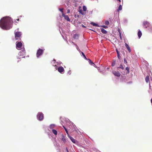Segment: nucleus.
Instances as JSON below:
<instances>
[{
    "mask_svg": "<svg viewBox=\"0 0 152 152\" xmlns=\"http://www.w3.org/2000/svg\"><path fill=\"white\" fill-rule=\"evenodd\" d=\"M63 8H59V10L61 12L62 14L63 13Z\"/></svg>",
    "mask_w": 152,
    "mask_h": 152,
    "instance_id": "cd10ccee",
    "label": "nucleus"
},
{
    "mask_svg": "<svg viewBox=\"0 0 152 152\" xmlns=\"http://www.w3.org/2000/svg\"><path fill=\"white\" fill-rule=\"evenodd\" d=\"M122 9V6L121 5H119L118 9L117 10V11H118L119 10H121Z\"/></svg>",
    "mask_w": 152,
    "mask_h": 152,
    "instance_id": "4be33fe9",
    "label": "nucleus"
},
{
    "mask_svg": "<svg viewBox=\"0 0 152 152\" xmlns=\"http://www.w3.org/2000/svg\"><path fill=\"white\" fill-rule=\"evenodd\" d=\"M124 63L125 64H126L127 63V62L125 58L124 59Z\"/></svg>",
    "mask_w": 152,
    "mask_h": 152,
    "instance_id": "72a5a7b5",
    "label": "nucleus"
},
{
    "mask_svg": "<svg viewBox=\"0 0 152 152\" xmlns=\"http://www.w3.org/2000/svg\"><path fill=\"white\" fill-rule=\"evenodd\" d=\"M151 103L152 104V98H151Z\"/></svg>",
    "mask_w": 152,
    "mask_h": 152,
    "instance_id": "de8ad7c7",
    "label": "nucleus"
},
{
    "mask_svg": "<svg viewBox=\"0 0 152 152\" xmlns=\"http://www.w3.org/2000/svg\"><path fill=\"white\" fill-rule=\"evenodd\" d=\"M22 17V16H19L18 18H20V17Z\"/></svg>",
    "mask_w": 152,
    "mask_h": 152,
    "instance_id": "49530a36",
    "label": "nucleus"
},
{
    "mask_svg": "<svg viewBox=\"0 0 152 152\" xmlns=\"http://www.w3.org/2000/svg\"><path fill=\"white\" fill-rule=\"evenodd\" d=\"M91 24L92 25L94 26H99L96 23L93 22H91Z\"/></svg>",
    "mask_w": 152,
    "mask_h": 152,
    "instance_id": "5701e85b",
    "label": "nucleus"
},
{
    "mask_svg": "<svg viewBox=\"0 0 152 152\" xmlns=\"http://www.w3.org/2000/svg\"><path fill=\"white\" fill-rule=\"evenodd\" d=\"M52 132L55 135H56L57 134V131L54 129H53V130H52Z\"/></svg>",
    "mask_w": 152,
    "mask_h": 152,
    "instance_id": "f3484780",
    "label": "nucleus"
},
{
    "mask_svg": "<svg viewBox=\"0 0 152 152\" xmlns=\"http://www.w3.org/2000/svg\"><path fill=\"white\" fill-rule=\"evenodd\" d=\"M142 35V33L141 32L140 30H138V35L139 38H140Z\"/></svg>",
    "mask_w": 152,
    "mask_h": 152,
    "instance_id": "dca6fc26",
    "label": "nucleus"
},
{
    "mask_svg": "<svg viewBox=\"0 0 152 152\" xmlns=\"http://www.w3.org/2000/svg\"><path fill=\"white\" fill-rule=\"evenodd\" d=\"M63 127L64 128L66 133H67V134L68 135V136H69V135L67 129L64 126H63Z\"/></svg>",
    "mask_w": 152,
    "mask_h": 152,
    "instance_id": "a878e982",
    "label": "nucleus"
},
{
    "mask_svg": "<svg viewBox=\"0 0 152 152\" xmlns=\"http://www.w3.org/2000/svg\"><path fill=\"white\" fill-rule=\"evenodd\" d=\"M53 61H54L53 62V66H55L56 67L55 68V69H57V66L58 65H60L62 64V63L61 62H55V61H56V60L55 59L53 60Z\"/></svg>",
    "mask_w": 152,
    "mask_h": 152,
    "instance_id": "9d476101",
    "label": "nucleus"
},
{
    "mask_svg": "<svg viewBox=\"0 0 152 152\" xmlns=\"http://www.w3.org/2000/svg\"><path fill=\"white\" fill-rule=\"evenodd\" d=\"M78 16H78V15H77V17H78Z\"/></svg>",
    "mask_w": 152,
    "mask_h": 152,
    "instance_id": "603ef678",
    "label": "nucleus"
},
{
    "mask_svg": "<svg viewBox=\"0 0 152 152\" xmlns=\"http://www.w3.org/2000/svg\"><path fill=\"white\" fill-rule=\"evenodd\" d=\"M15 37L16 40H18L20 38L22 34V33L21 32L18 31L15 32Z\"/></svg>",
    "mask_w": 152,
    "mask_h": 152,
    "instance_id": "39448f33",
    "label": "nucleus"
},
{
    "mask_svg": "<svg viewBox=\"0 0 152 152\" xmlns=\"http://www.w3.org/2000/svg\"><path fill=\"white\" fill-rule=\"evenodd\" d=\"M120 39L121 40H122V37H121V36H120Z\"/></svg>",
    "mask_w": 152,
    "mask_h": 152,
    "instance_id": "c03bdc74",
    "label": "nucleus"
},
{
    "mask_svg": "<svg viewBox=\"0 0 152 152\" xmlns=\"http://www.w3.org/2000/svg\"><path fill=\"white\" fill-rule=\"evenodd\" d=\"M75 45L76 46V48H77V50H78L79 52H80V49H79V48H78V46L77 45H76V44H75Z\"/></svg>",
    "mask_w": 152,
    "mask_h": 152,
    "instance_id": "c756f323",
    "label": "nucleus"
},
{
    "mask_svg": "<svg viewBox=\"0 0 152 152\" xmlns=\"http://www.w3.org/2000/svg\"><path fill=\"white\" fill-rule=\"evenodd\" d=\"M109 22L108 21H106L105 22V24L106 25H108L109 24Z\"/></svg>",
    "mask_w": 152,
    "mask_h": 152,
    "instance_id": "c85d7f7f",
    "label": "nucleus"
},
{
    "mask_svg": "<svg viewBox=\"0 0 152 152\" xmlns=\"http://www.w3.org/2000/svg\"><path fill=\"white\" fill-rule=\"evenodd\" d=\"M125 46L126 48L129 47L128 45L126 43H125Z\"/></svg>",
    "mask_w": 152,
    "mask_h": 152,
    "instance_id": "c9c22d12",
    "label": "nucleus"
},
{
    "mask_svg": "<svg viewBox=\"0 0 152 152\" xmlns=\"http://www.w3.org/2000/svg\"><path fill=\"white\" fill-rule=\"evenodd\" d=\"M70 71L69 70V71H68V73L69 74V75H70L71 74V73L70 72Z\"/></svg>",
    "mask_w": 152,
    "mask_h": 152,
    "instance_id": "ea45409f",
    "label": "nucleus"
},
{
    "mask_svg": "<svg viewBox=\"0 0 152 152\" xmlns=\"http://www.w3.org/2000/svg\"><path fill=\"white\" fill-rule=\"evenodd\" d=\"M115 61H114L112 64L111 65L112 66H113L115 65Z\"/></svg>",
    "mask_w": 152,
    "mask_h": 152,
    "instance_id": "2f4dec72",
    "label": "nucleus"
},
{
    "mask_svg": "<svg viewBox=\"0 0 152 152\" xmlns=\"http://www.w3.org/2000/svg\"><path fill=\"white\" fill-rule=\"evenodd\" d=\"M81 54H82V55L83 56L84 58L86 60H87L88 59H87V58H86V56L84 54V53L83 52H81Z\"/></svg>",
    "mask_w": 152,
    "mask_h": 152,
    "instance_id": "393cba45",
    "label": "nucleus"
},
{
    "mask_svg": "<svg viewBox=\"0 0 152 152\" xmlns=\"http://www.w3.org/2000/svg\"><path fill=\"white\" fill-rule=\"evenodd\" d=\"M145 80L146 83H148L149 81V76H147L145 78Z\"/></svg>",
    "mask_w": 152,
    "mask_h": 152,
    "instance_id": "aec40b11",
    "label": "nucleus"
},
{
    "mask_svg": "<svg viewBox=\"0 0 152 152\" xmlns=\"http://www.w3.org/2000/svg\"><path fill=\"white\" fill-rule=\"evenodd\" d=\"M69 137L70 138V140H71V141L74 143H75L76 142V140L74 139L72 137L70 136L69 135Z\"/></svg>",
    "mask_w": 152,
    "mask_h": 152,
    "instance_id": "2eb2a0df",
    "label": "nucleus"
},
{
    "mask_svg": "<svg viewBox=\"0 0 152 152\" xmlns=\"http://www.w3.org/2000/svg\"><path fill=\"white\" fill-rule=\"evenodd\" d=\"M43 50L42 49H39L37 51V58L41 55L43 53Z\"/></svg>",
    "mask_w": 152,
    "mask_h": 152,
    "instance_id": "0eeeda50",
    "label": "nucleus"
},
{
    "mask_svg": "<svg viewBox=\"0 0 152 152\" xmlns=\"http://www.w3.org/2000/svg\"><path fill=\"white\" fill-rule=\"evenodd\" d=\"M15 22L16 23H17V21H15Z\"/></svg>",
    "mask_w": 152,
    "mask_h": 152,
    "instance_id": "864d4df0",
    "label": "nucleus"
},
{
    "mask_svg": "<svg viewBox=\"0 0 152 152\" xmlns=\"http://www.w3.org/2000/svg\"><path fill=\"white\" fill-rule=\"evenodd\" d=\"M74 38H78V35L77 34H75L74 35Z\"/></svg>",
    "mask_w": 152,
    "mask_h": 152,
    "instance_id": "473e14b6",
    "label": "nucleus"
},
{
    "mask_svg": "<svg viewBox=\"0 0 152 152\" xmlns=\"http://www.w3.org/2000/svg\"><path fill=\"white\" fill-rule=\"evenodd\" d=\"M101 31L103 34H105L107 33V31L103 28L101 29Z\"/></svg>",
    "mask_w": 152,
    "mask_h": 152,
    "instance_id": "412c9836",
    "label": "nucleus"
},
{
    "mask_svg": "<svg viewBox=\"0 0 152 152\" xmlns=\"http://www.w3.org/2000/svg\"><path fill=\"white\" fill-rule=\"evenodd\" d=\"M149 25V22L147 21H145L143 22V26H145V28H147Z\"/></svg>",
    "mask_w": 152,
    "mask_h": 152,
    "instance_id": "9b49d317",
    "label": "nucleus"
},
{
    "mask_svg": "<svg viewBox=\"0 0 152 152\" xmlns=\"http://www.w3.org/2000/svg\"><path fill=\"white\" fill-rule=\"evenodd\" d=\"M58 72L61 74H63L64 72V70L63 67L62 66L58 67L57 69Z\"/></svg>",
    "mask_w": 152,
    "mask_h": 152,
    "instance_id": "6e6552de",
    "label": "nucleus"
},
{
    "mask_svg": "<svg viewBox=\"0 0 152 152\" xmlns=\"http://www.w3.org/2000/svg\"><path fill=\"white\" fill-rule=\"evenodd\" d=\"M15 22L16 23H17V21H15Z\"/></svg>",
    "mask_w": 152,
    "mask_h": 152,
    "instance_id": "5fc2aeb1",
    "label": "nucleus"
},
{
    "mask_svg": "<svg viewBox=\"0 0 152 152\" xmlns=\"http://www.w3.org/2000/svg\"><path fill=\"white\" fill-rule=\"evenodd\" d=\"M16 48L17 49H21V48L23 46V45L22 42H16Z\"/></svg>",
    "mask_w": 152,
    "mask_h": 152,
    "instance_id": "423d86ee",
    "label": "nucleus"
},
{
    "mask_svg": "<svg viewBox=\"0 0 152 152\" xmlns=\"http://www.w3.org/2000/svg\"><path fill=\"white\" fill-rule=\"evenodd\" d=\"M116 52H117V53L118 57V58H119V56H119V52L117 50H116Z\"/></svg>",
    "mask_w": 152,
    "mask_h": 152,
    "instance_id": "7c9ffc66",
    "label": "nucleus"
},
{
    "mask_svg": "<svg viewBox=\"0 0 152 152\" xmlns=\"http://www.w3.org/2000/svg\"><path fill=\"white\" fill-rule=\"evenodd\" d=\"M56 126V125L55 124H51L48 127V129L49 130L50 129V130H53V129H54L55 127Z\"/></svg>",
    "mask_w": 152,
    "mask_h": 152,
    "instance_id": "4468645a",
    "label": "nucleus"
},
{
    "mask_svg": "<svg viewBox=\"0 0 152 152\" xmlns=\"http://www.w3.org/2000/svg\"><path fill=\"white\" fill-rule=\"evenodd\" d=\"M61 140L63 141L64 144H66L67 142L65 136L63 134L62 135Z\"/></svg>",
    "mask_w": 152,
    "mask_h": 152,
    "instance_id": "f8f14e48",
    "label": "nucleus"
},
{
    "mask_svg": "<svg viewBox=\"0 0 152 152\" xmlns=\"http://www.w3.org/2000/svg\"><path fill=\"white\" fill-rule=\"evenodd\" d=\"M102 27L105 28H107V26H103Z\"/></svg>",
    "mask_w": 152,
    "mask_h": 152,
    "instance_id": "58836bf2",
    "label": "nucleus"
},
{
    "mask_svg": "<svg viewBox=\"0 0 152 152\" xmlns=\"http://www.w3.org/2000/svg\"><path fill=\"white\" fill-rule=\"evenodd\" d=\"M19 20V19H16V20H17L18 21Z\"/></svg>",
    "mask_w": 152,
    "mask_h": 152,
    "instance_id": "a18cd8bd",
    "label": "nucleus"
},
{
    "mask_svg": "<svg viewBox=\"0 0 152 152\" xmlns=\"http://www.w3.org/2000/svg\"><path fill=\"white\" fill-rule=\"evenodd\" d=\"M119 2H121V0H117Z\"/></svg>",
    "mask_w": 152,
    "mask_h": 152,
    "instance_id": "09e8293b",
    "label": "nucleus"
},
{
    "mask_svg": "<svg viewBox=\"0 0 152 152\" xmlns=\"http://www.w3.org/2000/svg\"><path fill=\"white\" fill-rule=\"evenodd\" d=\"M118 32H119V36H121V32H120V30L119 29L118 30Z\"/></svg>",
    "mask_w": 152,
    "mask_h": 152,
    "instance_id": "f704fd0d",
    "label": "nucleus"
},
{
    "mask_svg": "<svg viewBox=\"0 0 152 152\" xmlns=\"http://www.w3.org/2000/svg\"><path fill=\"white\" fill-rule=\"evenodd\" d=\"M12 22L10 17H5L0 20V27L3 30H9L12 27Z\"/></svg>",
    "mask_w": 152,
    "mask_h": 152,
    "instance_id": "f257e3e1",
    "label": "nucleus"
},
{
    "mask_svg": "<svg viewBox=\"0 0 152 152\" xmlns=\"http://www.w3.org/2000/svg\"><path fill=\"white\" fill-rule=\"evenodd\" d=\"M70 10L69 9L67 10V13H70Z\"/></svg>",
    "mask_w": 152,
    "mask_h": 152,
    "instance_id": "e433bc0d",
    "label": "nucleus"
},
{
    "mask_svg": "<svg viewBox=\"0 0 152 152\" xmlns=\"http://www.w3.org/2000/svg\"><path fill=\"white\" fill-rule=\"evenodd\" d=\"M97 69H98V70L99 71V72H101V71H100V70L99 69V67H97Z\"/></svg>",
    "mask_w": 152,
    "mask_h": 152,
    "instance_id": "4c0bfd02",
    "label": "nucleus"
},
{
    "mask_svg": "<svg viewBox=\"0 0 152 152\" xmlns=\"http://www.w3.org/2000/svg\"><path fill=\"white\" fill-rule=\"evenodd\" d=\"M92 66H94V67H96V68H97V66H96V65H95V64H94V65H93Z\"/></svg>",
    "mask_w": 152,
    "mask_h": 152,
    "instance_id": "79ce46f5",
    "label": "nucleus"
},
{
    "mask_svg": "<svg viewBox=\"0 0 152 152\" xmlns=\"http://www.w3.org/2000/svg\"><path fill=\"white\" fill-rule=\"evenodd\" d=\"M117 69L123 75H124L125 74H128L129 72V68L127 67L124 69V66L122 64H121L118 67Z\"/></svg>",
    "mask_w": 152,
    "mask_h": 152,
    "instance_id": "f03ea898",
    "label": "nucleus"
},
{
    "mask_svg": "<svg viewBox=\"0 0 152 152\" xmlns=\"http://www.w3.org/2000/svg\"><path fill=\"white\" fill-rule=\"evenodd\" d=\"M25 53V49L24 48H23L22 49V50H21L18 54L19 56L17 57V58H25V56H23L24 55Z\"/></svg>",
    "mask_w": 152,
    "mask_h": 152,
    "instance_id": "7ed1b4c3",
    "label": "nucleus"
},
{
    "mask_svg": "<svg viewBox=\"0 0 152 152\" xmlns=\"http://www.w3.org/2000/svg\"><path fill=\"white\" fill-rule=\"evenodd\" d=\"M75 17L76 18H77L76 15H75Z\"/></svg>",
    "mask_w": 152,
    "mask_h": 152,
    "instance_id": "3c124183",
    "label": "nucleus"
},
{
    "mask_svg": "<svg viewBox=\"0 0 152 152\" xmlns=\"http://www.w3.org/2000/svg\"><path fill=\"white\" fill-rule=\"evenodd\" d=\"M87 60L89 61L88 62L91 65H94V64L93 62L90 59H88Z\"/></svg>",
    "mask_w": 152,
    "mask_h": 152,
    "instance_id": "6ab92c4d",
    "label": "nucleus"
},
{
    "mask_svg": "<svg viewBox=\"0 0 152 152\" xmlns=\"http://www.w3.org/2000/svg\"><path fill=\"white\" fill-rule=\"evenodd\" d=\"M82 27H83V28H86V26H84V25H82Z\"/></svg>",
    "mask_w": 152,
    "mask_h": 152,
    "instance_id": "a19ab883",
    "label": "nucleus"
},
{
    "mask_svg": "<svg viewBox=\"0 0 152 152\" xmlns=\"http://www.w3.org/2000/svg\"><path fill=\"white\" fill-rule=\"evenodd\" d=\"M62 16L63 17H64L65 19L67 21H70V19H69L68 16L67 15H65L64 14V13H63L62 14Z\"/></svg>",
    "mask_w": 152,
    "mask_h": 152,
    "instance_id": "ddd939ff",
    "label": "nucleus"
},
{
    "mask_svg": "<svg viewBox=\"0 0 152 152\" xmlns=\"http://www.w3.org/2000/svg\"><path fill=\"white\" fill-rule=\"evenodd\" d=\"M79 12L82 15H85L86 12H83L82 10H79Z\"/></svg>",
    "mask_w": 152,
    "mask_h": 152,
    "instance_id": "a211bd4d",
    "label": "nucleus"
},
{
    "mask_svg": "<svg viewBox=\"0 0 152 152\" xmlns=\"http://www.w3.org/2000/svg\"><path fill=\"white\" fill-rule=\"evenodd\" d=\"M44 118V115L41 112H39L37 115V119L40 121H42Z\"/></svg>",
    "mask_w": 152,
    "mask_h": 152,
    "instance_id": "20e7f679",
    "label": "nucleus"
},
{
    "mask_svg": "<svg viewBox=\"0 0 152 152\" xmlns=\"http://www.w3.org/2000/svg\"><path fill=\"white\" fill-rule=\"evenodd\" d=\"M152 28V31H151L152 32V27L151 28Z\"/></svg>",
    "mask_w": 152,
    "mask_h": 152,
    "instance_id": "6e6d98bb",
    "label": "nucleus"
},
{
    "mask_svg": "<svg viewBox=\"0 0 152 152\" xmlns=\"http://www.w3.org/2000/svg\"><path fill=\"white\" fill-rule=\"evenodd\" d=\"M66 150L67 152H69V151L68 150V149H67V148H66Z\"/></svg>",
    "mask_w": 152,
    "mask_h": 152,
    "instance_id": "37998d69",
    "label": "nucleus"
},
{
    "mask_svg": "<svg viewBox=\"0 0 152 152\" xmlns=\"http://www.w3.org/2000/svg\"><path fill=\"white\" fill-rule=\"evenodd\" d=\"M107 70H108V69H109V68H108H108H107Z\"/></svg>",
    "mask_w": 152,
    "mask_h": 152,
    "instance_id": "8fccbe9b",
    "label": "nucleus"
},
{
    "mask_svg": "<svg viewBox=\"0 0 152 152\" xmlns=\"http://www.w3.org/2000/svg\"><path fill=\"white\" fill-rule=\"evenodd\" d=\"M127 49L128 51H129V53H130L131 52V50L130 49V48L129 47L127 48H126Z\"/></svg>",
    "mask_w": 152,
    "mask_h": 152,
    "instance_id": "bb28decb",
    "label": "nucleus"
},
{
    "mask_svg": "<svg viewBox=\"0 0 152 152\" xmlns=\"http://www.w3.org/2000/svg\"><path fill=\"white\" fill-rule=\"evenodd\" d=\"M112 73L115 76L118 77H119L121 75V73L118 71L114 70L112 71Z\"/></svg>",
    "mask_w": 152,
    "mask_h": 152,
    "instance_id": "1a4fd4ad",
    "label": "nucleus"
},
{
    "mask_svg": "<svg viewBox=\"0 0 152 152\" xmlns=\"http://www.w3.org/2000/svg\"><path fill=\"white\" fill-rule=\"evenodd\" d=\"M83 10L84 11H86L87 10V8L85 6H83Z\"/></svg>",
    "mask_w": 152,
    "mask_h": 152,
    "instance_id": "b1692460",
    "label": "nucleus"
}]
</instances>
